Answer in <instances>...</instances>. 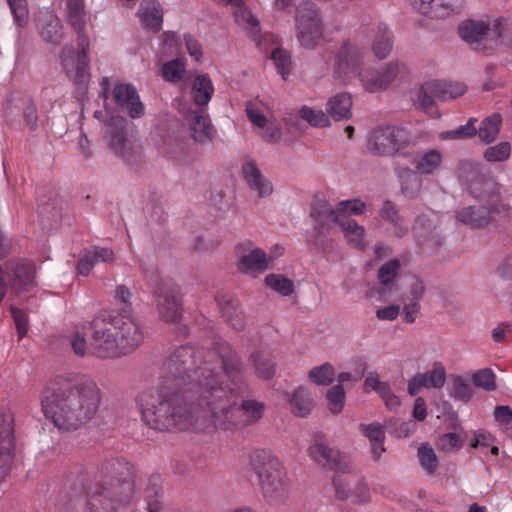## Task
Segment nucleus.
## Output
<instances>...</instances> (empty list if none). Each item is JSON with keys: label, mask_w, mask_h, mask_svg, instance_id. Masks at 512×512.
<instances>
[{"label": "nucleus", "mask_w": 512, "mask_h": 512, "mask_svg": "<svg viewBox=\"0 0 512 512\" xmlns=\"http://www.w3.org/2000/svg\"><path fill=\"white\" fill-rule=\"evenodd\" d=\"M271 59L283 79H286L290 74L291 58L289 53L284 49H275L272 52Z\"/></svg>", "instance_id": "nucleus-59"}, {"label": "nucleus", "mask_w": 512, "mask_h": 512, "mask_svg": "<svg viewBox=\"0 0 512 512\" xmlns=\"http://www.w3.org/2000/svg\"><path fill=\"white\" fill-rule=\"evenodd\" d=\"M297 38L305 48H313L322 38L319 12L312 3L299 6L296 19Z\"/></svg>", "instance_id": "nucleus-14"}, {"label": "nucleus", "mask_w": 512, "mask_h": 512, "mask_svg": "<svg viewBox=\"0 0 512 512\" xmlns=\"http://www.w3.org/2000/svg\"><path fill=\"white\" fill-rule=\"evenodd\" d=\"M472 381L476 387L482 388L486 391H493L496 389L495 374L489 368L476 371L472 375Z\"/></svg>", "instance_id": "nucleus-55"}, {"label": "nucleus", "mask_w": 512, "mask_h": 512, "mask_svg": "<svg viewBox=\"0 0 512 512\" xmlns=\"http://www.w3.org/2000/svg\"><path fill=\"white\" fill-rule=\"evenodd\" d=\"M333 222L340 226L343 235L349 245L357 249L365 248L366 232L363 226L359 225L354 219H344Z\"/></svg>", "instance_id": "nucleus-35"}, {"label": "nucleus", "mask_w": 512, "mask_h": 512, "mask_svg": "<svg viewBox=\"0 0 512 512\" xmlns=\"http://www.w3.org/2000/svg\"><path fill=\"white\" fill-rule=\"evenodd\" d=\"M327 406L331 413L339 414L342 412L345 404V392L342 385L337 384L326 393Z\"/></svg>", "instance_id": "nucleus-53"}, {"label": "nucleus", "mask_w": 512, "mask_h": 512, "mask_svg": "<svg viewBox=\"0 0 512 512\" xmlns=\"http://www.w3.org/2000/svg\"><path fill=\"white\" fill-rule=\"evenodd\" d=\"M499 208L483 206L481 208L464 207L457 211L456 218L459 222L472 228L487 226L491 220V213L499 212Z\"/></svg>", "instance_id": "nucleus-30"}, {"label": "nucleus", "mask_w": 512, "mask_h": 512, "mask_svg": "<svg viewBox=\"0 0 512 512\" xmlns=\"http://www.w3.org/2000/svg\"><path fill=\"white\" fill-rule=\"evenodd\" d=\"M137 15L141 26L152 32H158L163 24V9L158 0H142Z\"/></svg>", "instance_id": "nucleus-27"}, {"label": "nucleus", "mask_w": 512, "mask_h": 512, "mask_svg": "<svg viewBox=\"0 0 512 512\" xmlns=\"http://www.w3.org/2000/svg\"><path fill=\"white\" fill-rule=\"evenodd\" d=\"M241 174L248 188L259 198H268L273 194L272 181L262 173L255 161L249 160L243 163Z\"/></svg>", "instance_id": "nucleus-22"}, {"label": "nucleus", "mask_w": 512, "mask_h": 512, "mask_svg": "<svg viewBox=\"0 0 512 512\" xmlns=\"http://www.w3.org/2000/svg\"><path fill=\"white\" fill-rule=\"evenodd\" d=\"M255 372L259 378L270 379L275 373V364L269 358L255 354L253 356Z\"/></svg>", "instance_id": "nucleus-57"}, {"label": "nucleus", "mask_w": 512, "mask_h": 512, "mask_svg": "<svg viewBox=\"0 0 512 512\" xmlns=\"http://www.w3.org/2000/svg\"><path fill=\"white\" fill-rule=\"evenodd\" d=\"M511 151L510 143L502 141L487 147L483 153V158L487 162H505L510 158Z\"/></svg>", "instance_id": "nucleus-52"}, {"label": "nucleus", "mask_w": 512, "mask_h": 512, "mask_svg": "<svg viewBox=\"0 0 512 512\" xmlns=\"http://www.w3.org/2000/svg\"><path fill=\"white\" fill-rule=\"evenodd\" d=\"M448 393L453 399L463 402H468L473 395L470 385L459 376L452 379Z\"/></svg>", "instance_id": "nucleus-54"}, {"label": "nucleus", "mask_w": 512, "mask_h": 512, "mask_svg": "<svg viewBox=\"0 0 512 512\" xmlns=\"http://www.w3.org/2000/svg\"><path fill=\"white\" fill-rule=\"evenodd\" d=\"M11 314L14 319L19 339L23 338L28 331V318L25 312L11 306Z\"/></svg>", "instance_id": "nucleus-63"}, {"label": "nucleus", "mask_w": 512, "mask_h": 512, "mask_svg": "<svg viewBox=\"0 0 512 512\" xmlns=\"http://www.w3.org/2000/svg\"><path fill=\"white\" fill-rule=\"evenodd\" d=\"M14 447V418L10 410L0 411V482L8 474Z\"/></svg>", "instance_id": "nucleus-18"}, {"label": "nucleus", "mask_w": 512, "mask_h": 512, "mask_svg": "<svg viewBox=\"0 0 512 512\" xmlns=\"http://www.w3.org/2000/svg\"><path fill=\"white\" fill-rule=\"evenodd\" d=\"M459 178L467 187L471 196L486 203V206L498 208L499 188L494 180L479 172L478 166L463 163L459 169Z\"/></svg>", "instance_id": "nucleus-11"}, {"label": "nucleus", "mask_w": 512, "mask_h": 512, "mask_svg": "<svg viewBox=\"0 0 512 512\" xmlns=\"http://www.w3.org/2000/svg\"><path fill=\"white\" fill-rule=\"evenodd\" d=\"M308 378L315 385L327 386L335 378V369L332 364L326 362L311 368L308 372Z\"/></svg>", "instance_id": "nucleus-43"}, {"label": "nucleus", "mask_w": 512, "mask_h": 512, "mask_svg": "<svg viewBox=\"0 0 512 512\" xmlns=\"http://www.w3.org/2000/svg\"><path fill=\"white\" fill-rule=\"evenodd\" d=\"M366 210V204L360 199L340 201L332 208L326 201L319 200L313 204L310 216L313 219L314 230L318 234L328 231L329 221L349 219L350 215H361Z\"/></svg>", "instance_id": "nucleus-7"}, {"label": "nucleus", "mask_w": 512, "mask_h": 512, "mask_svg": "<svg viewBox=\"0 0 512 512\" xmlns=\"http://www.w3.org/2000/svg\"><path fill=\"white\" fill-rule=\"evenodd\" d=\"M115 261L114 252L107 247H92L82 253L80 256L77 270L78 273L87 276L95 265L99 263H113Z\"/></svg>", "instance_id": "nucleus-28"}, {"label": "nucleus", "mask_w": 512, "mask_h": 512, "mask_svg": "<svg viewBox=\"0 0 512 512\" xmlns=\"http://www.w3.org/2000/svg\"><path fill=\"white\" fill-rule=\"evenodd\" d=\"M205 364L195 368V382L190 388L202 411L199 432L233 433L257 422L264 405L255 400L240 401L242 366L231 346L218 342L216 350H208Z\"/></svg>", "instance_id": "nucleus-1"}, {"label": "nucleus", "mask_w": 512, "mask_h": 512, "mask_svg": "<svg viewBox=\"0 0 512 512\" xmlns=\"http://www.w3.org/2000/svg\"><path fill=\"white\" fill-rule=\"evenodd\" d=\"M36 27L39 35L49 45L58 46L64 37L63 25L57 14L49 8L37 12Z\"/></svg>", "instance_id": "nucleus-19"}, {"label": "nucleus", "mask_w": 512, "mask_h": 512, "mask_svg": "<svg viewBox=\"0 0 512 512\" xmlns=\"http://www.w3.org/2000/svg\"><path fill=\"white\" fill-rule=\"evenodd\" d=\"M186 73V65L182 59L165 62L161 67L162 78L169 83H178Z\"/></svg>", "instance_id": "nucleus-44"}, {"label": "nucleus", "mask_w": 512, "mask_h": 512, "mask_svg": "<svg viewBox=\"0 0 512 512\" xmlns=\"http://www.w3.org/2000/svg\"><path fill=\"white\" fill-rule=\"evenodd\" d=\"M207 353L205 348L182 346L170 355L165 365L176 391L150 390L142 393L138 400L142 419L149 427L160 431L200 433L197 424L202 419V411L199 409V414L194 415L190 408L179 402L178 393L187 395L197 405L196 394L190 388L195 382V368L207 366Z\"/></svg>", "instance_id": "nucleus-2"}, {"label": "nucleus", "mask_w": 512, "mask_h": 512, "mask_svg": "<svg viewBox=\"0 0 512 512\" xmlns=\"http://www.w3.org/2000/svg\"><path fill=\"white\" fill-rule=\"evenodd\" d=\"M266 285L282 296H290L294 292V282L282 274H269L265 278Z\"/></svg>", "instance_id": "nucleus-49"}, {"label": "nucleus", "mask_w": 512, "mask_h": 512, "mask_svg": "<svg viewBox=\"0 0 512 512\" xmlns=\"http://www.w3.org/2000/svg\"><path fill=\"white\" fill-rule=\"evenodd\" d=\"M466 89V85L462 82L432 79L420 85L414 92L413 99L418 106L429 111L433 117H438L439 113L433 107L434 101L462 96Z\"/></svg>", "instance_id": "nucleus-8"}, {"label": "nucleus", "mask_w": 512, "mask_h": 512, "mask_svg": "<svg viewBox=\"0 0 512 512\" xmlns=\"http://www.w3.org/2000/svg\"><path fill=\"white\" fill-rule=\"evenodd\" d=\"M18 26H25L28 21V8L26 0H7Z\"/></svg>", "instance_id": "nucleus-60"}, {"label": "nucleus", "mask_w": 512, "mask_h": 512, "mask_svg": "<svg viewBox=\"0 0 512 512\" xmlns=\"http://www.w3.org/2000/svg\"><path fill=\"white\" fill-rule=\"evenodd\" d=\"M237 249V267L242 273L256 277L269 268L272 258L263 249L253 247L249 241L239 244Z\"/></svg>", "instance_id": "nucleus-17"}, {"label": "nucleus", "mask_w": 512, "mask_h": 512, "mask_svg": "<svg viewBox=\"0 0 512 512\" xmlns=\"http://www.w3.org/2000/svg\"><path fill=\"white\" fill-rule=\"evenodd\" d=\"M235 6L234 18L237 24L243 26L247 29L251 37L255 42H258V33H259V21L252 14L250 9L243 5L242 1L237 4H233Z\"/></svg>", "instance_id": "nucleus-38"}, {"label": "nucleus", "mask_w": 512, "mask_h": 512, "mask_svg": "<svg viewBox=\"0 0 512 512\" xmlns=\"http://www.w3.org/2000/svg\"><path fill=\"white\" fill-rule=\"evenodd\" d=\"M366 49L358 39H349L340 47L334 67L333 76L343 84H352L359 80L363 88L370 92H380L388 87L383 83L381 69L375 70L365 66Z\"/></svg>", "instance_id": "nucleus-6"}, {"label": "nucleus", "mask_w": 512, "mask_h": 512, "mask_svg": "<svg viewBox=\"0 0 512 512\" xmlns=\"http://www.w3.org/2000/svg\"><path fill=\"white\" fill-rule=\"evenodd\" d=\"M404 129L396 126H384L373 129L368 136L367 149L371 154L389 156L406 146Z\"/></svg>", "instance_id": "nucleus-13"}, {"label": "nucleus", "mask_w": 512, "mask_h": 512, "mask_svg": "<svg viewBox=\"0 0 512 512\" xmlns=\"http://www.w3.org/2000/svg\"><path fill=\"white\" fill-rule=\"evenodd\" d=\"M417 457L422 469L433 474L438 468V457L434 449L429 444H421L417 450Z\"/></svg>", "instance_id": "nucleus-48"}, {"label": "nucleus", "mask_w": 512, "mask_h": 512, "mask_svg": "<svg viewBox=\"0 0 512 512\" xmlns=\"http://www.w3.org/2000/svg\"><path fill=\"white\" fill-rule=\"evenodd\" d=\"M361 431L370 440V442H384L385 432L379 423L361 424Z\"/></svg>", "instance_id": "nucleus-61"}, {"label": "nucleus", "mask_w": 512, "mask_h": 512, "mask_svg": "<svg viewBox=\"0 0 512 512\" xmlns=\"http://www.w3.org/2000/svg\"><path fill=\"white\" fill-rule=\"evenodd\" d=\"M66 17L72 26L81 29L86 18L84 0H67Z\"/></svg>", "instance_id": "nucleus-47"}, {"label": "nucleus", "mask_w": 512, "mask_h": 512, "mask_svg": "<svg viewBox=\"0 0 512 512\" xmlns=\"http://www.w3.org/2000/svg\"><path fill=\"white\" fill-rule=\"evenodd\" d=\"M443 153L438 149H429L412 160L414 170L403 168L398 171L402 191L412 195L420 189V175H431L438 171L443 162Z\"/></svg>", "instance_id": "nucleus-9"}, {"label": "nucleus", "mask_w": 512, "mask_h": 512, "mask_svg": "<svg viewBox=\"0 0 512 512\" xmlns=\"http://www.w3.org/2000/svg\"><path fill=\"white\" fill-rule=\"evenodd\" d=\"M246 113L248 119L253 123V125L257 126L260 129L264 128L267 122L270 120L262 113V111L254 103H248L246 105Z\"/></svg>", "instance_id": "nucleus-62"}, {"label": "nucleus", "mask_w": 512, "mask_h": 512, "mask_svg": "<svg viewBox=\"0 0 512 512\" xmlns=\"http://www.w3.org/2000/svg\"><path fill=\"white\" fill-rule=\"evenodd\" d=\"M60 66L65 75L75 84H81L89 76V39L84 33L78 35L77 50L65 46L59 54Z\"/></svg>", "instance_id": "nucleus-10"}, {"label": "nucleus", "mask_w": 512, "mask_h": 512, "mask_svg": "<svg viewBox=\"0 0 512 512\" xmlns=\"http://www.w3.org/2000/svg\"><path fill=\"white\" fill-rule=\"evenodd\" d=\"M299 116L311 126L314 127H327L330 125L329 116L320 109H314L309 106H302L299 109Z\"/></svg>", "instance_id": "nucleus-51"}, {"label": "nucleus", "mask_w": 512, "mask_h": 512, "mask_svg": "<svg viewBox=\"0 0 512 512\" xmlns=\"http://www.w3.org/2000/svg\"><path fill=\"white\" fill-rule=\"evenodd\" d=\"M400 269V261L392 259L380 266L378 270V279L381 284H391L398 275Z\"/></svg>", "instance_id": "nucleus-56"}, {"label": "nucleus", "mask_w": 512, "mask_h": 512, "mask_svg": "<svg viewBox=\"0 0 512 512\" xmlns=\"http://www.w3.org/2000/svg\"><path fill=\"white\" fill-rule=\"evenodd\" d=\"M462 446L463 441L461 437L455 432L441 435L437 442L438 449L443 452L457 451L460 450Z\"/></svg>", "instance_id": "nucleus-58"}, {"label": "nucleus", "mask_w": 512, "mask_h": 512, "mask_svg": "<svg viewBox=\"0 0 512 512\" xmlns=\"http://www.w3.org/2000/svg\"><path fill=\"white\" fill-rule=\"evenodd\" d=\"M477 120L475 118H470L466 124L461 125L455 129L443 131L439 134L440 140H455V139H468L473 137L477 129L475 127V123Z\"/></svg>", "instance_id": "nucleus-50"}, {"label": "nucleus", "mask_w": 512, "mask_h": 512, "mask_svg": "<svg viewBox=\"0 0 512 512\" xmlns=\"http://www.w3.org/2000/svg\"><path fill=\"white\" fill-rule=\"evenodd\" d=\"M156 302L159 315L164 321L174 323L181 317V301L174 290L159 294Z\"/></svg>", "instance_id": "nucleus-31"}, {"label": "nucleus", "mask_w": 512, "mask_h": 512, "mask_svg": "<svg viewBox=\"0 0 512 512\" xmlns=\"http://www.w3.org/2000/svg\"><path fill=\"white\" fill-rule=\"evenodd\" d=\"M394 37L389 27L383 23L372 30L371 51L378 60L386 59L392 52Z\"/></svg>", "instance_id": "nucleus-29"}, {"label": "nucleus", "mask_w": 512, "mask_h": 512, "mask_svg": "<svg viewBox=\"0 0 512 512\" xmlns=\"http://www.w3.org/2000/svg\"><path fill=\"white\" fill-rule=\"evenodd\" d=\"M464 0H412V7L430 18H442L459 11Z\"/></svg>", "instance_id": "nucleus-24"}, {"label": "nucleus", "mask_w": 512, "mask_h": 512, "mask_svg": "<svg viewBox=\"0 0 512 512\" xmlns=\"http://www.w3.org/2000/svg\"><path fill=\"white\" fill-rule=\"evenodd\" d=\"M281 397L290 412L297 417H307L314 407L311 391L303 385L291 392H283Z\"/></svg>", "instance_id": "nucleus-25"}, {"label": "nucleus", "mask_w": 512, "mask_h": 512, "mask_svg": "<svg viewBox=\"0 0 512 512\" xmlns=\"http://www.w3.org/2000/svg\"><path fill=\"white\" fill-rule=\"evenodd\" d=\"M307 454L313 461L323 466L345 471L340 465L341 453L330 447L321 437L314 438L307 449Z\"/></svg>", "instance_id": "nucleus-26"}, {"label": "nucleus", "mask_w": 512, "mask_h": 512, "mask_svg": "<svg viewBox=\"0 0 512 512\" xmlns=\"http://www.w3.org/2000/svg\"><path fill=\"white\" fill-rule=\"evenodd\" d=\"M93 333V322L76 326L70 339L74 353L80 357L91 355V343L88 344L86 337Z\"/></svg>", "instance_id": "nucleus-37"}, {"label": "nucleus", "mask_w": 512, "mask_h": 512, "mask_svg": "<svg viewBox=\"0 0 512 512\" xmlns=\"http://www.w3.org/2000/svg\"><path fill=\"white\" fill-rule=\"evenodd\" d=\"M221 314L233 329L241 331L245 327L244 314L236 300L230 299L223 304L221 306Z\"/></svg>", "instance_id": "nucleus-39"}, {"label": "nucleus", "mask_w": 512, "mask_h": 512, "mask_svg": "<svg viewBox=\"0 0 512 512\" xmlns=\"http://www.w3.org/2000/svg\"><path fill=\"white\" fill-rule=\"evenodd\" d=\"M334 486L339 498H350L355 504H365L371 500L370 490L367 483L363 480L358 481L350 493H346L344 490H341L337 480H334Z\"/></svg>", "instance_id": "nucleus-41"}, {"label": "nucleus", "mask_w": 512, "mask_h": 512, "mask_svg": "<svg viewBox=\"0 0 512 512\" xmlns=\"http://www.w3.org/2000/svg\"><path fill=\"white\" fill-rule=\"evenodd\" d=\"M494 35L497 38V47L505 46L512 49V19H494Z\"/></svg>", "instance_id": "nucleus-45"}, {"label": "nucleus", "mask_w": 512, "mask_h": 512, "mask_svg": "<svg viewBox=\"0 0 512 512\" xmlns=\"http://www.w3.org/2000/svg\"><path fill=\"white\" fill-rule=\"evenodd\" d=\"M116 104L133 118H141L145 114V106L141 102L136 88L131 84H116L113 88Z\"/></svg>", "instance_id": "nucleus-21"}, {"label": "nucleus", "mask_w": 512, "mask_h": 512, "mask_svg": "<svg viewBox=\"0 0 512 512\" xmlns=\"http://www.w3.org/2000/svg\"><path fill=\"white\" fill-rule=\"evenodd\" d=\"M132 465L119 458L105 460L86 490L81 512H115L122 502V490H131Z\"/></svg>", "instance_id": "nucleus-4"}, {"label": "nucleus", "mask_w": 512, "mask_h": 512, "mask_svg": "<svg viewBox=\"0 0 512 512\" xmlns=\"http://www.w3.org/2000/svg\"><path fill=\"white\" fill-rule=\"evenodd\" d=\"M112 326L127 353L138 347L144 340L143 329L138 320L130 313L109 315Z\"/></svg>", "instance_id": "nucleus-16"}, {"label": "nucleus", "mask_w": 512, "mask_h": 512, "mask_svg": "<svg viewBox=\"0 0 512 512\" xmlns=\"http://www.w3.org/2000/svg\"><path fill=\"white\" fill-rule=\"evenodd\" d=\"M127 354L109 322L95 320L91 336V355L99 358H116Z\"/></svg>", "instance_id": "nucleus-12"}, {"label": "nucleus", "mask_w": 512, "mask_h": 512, "mask_svg": "<svg viewBox=\"0 0 512 512\" xmlns=\"http://www.w3.org/2000/svg\"><path fill=\"white\" fill-rule=\"evenodd\" d=\"M460 38L474 50H491L497 47L494 35V20H467L459 27Z\"/></svg>", "instance_id": "nucleus-15"}, {"label": "nucleus", "mask_w": 512, "mask_h": 512, "mask_svg": "<svg viewBox=\"0 0 512 512\" xmlns=\"http://www.w3.org/2000/svg\"><path fill=\"white\" fill-rule=\"evenodd\" d=\"M380 215L382 219L391 224V231L395 236L401 237L406 233L407 228L403 225L402 218L391 201H386L384 203L380 211Z\"/></svg>", "instance_id": "nucleus-42"}, {"label": "nucleus", "mask_w": 512, "mask_h": 512, "mask_svg": "<svg viewBox=\"0 0 512 512\" xmlns=\"http://www.w3.org/2000/svg\"><path fill=\"white\" fill-rule=\"evenodd\" d=\"M189 129L192 138L198 143L204 144L212 139V126L210 120L202 111L191 113Z\"/></svg>", "instance_id": "nucleus-34"}, {"label": "nucleus", "mask_w": 512, "mask_h": 512, "mask_svg": "<svg viewBox=\"0 0 512 512\" xmlns=\"http://www.w3.org/2000/svg\"><path fill=\"white\" fill-rule=\"evenodd\" d=\"M249 466L265 502L271 506L284 504L290 496L291 482L283 461L270 449H255L249 454Z\"/></svg>", "instance_id": "nucleus-5"}, {"label": "nucleus", "mask_w": 512, "mask_h": 512, "mask_svg": "<svg viewBox=\"0 0 512 512\" xmlns=\"http://www.w3.org/2000/svg\"><path fill=\"white\" fill-rule=\"evenodd\" d=\"M101 393L90 379L72 383L68 377L47 385L41 393V409L56 427L77 430L93 419L98 411Z\"/></svg>", "instance_id": "nucleus-3"}, {"label": "nucleus", "mask_w": 512, "mask_h": 512, "mask_svg": "<svg viewBox=\"0 0 512 512\" xmlns=\"http://www.w3.org/2000/svg\"><path fill=\"white\" fill-rule=\"evenodd\" d=\"M109 143L113 153L127 161L132 150V144L126 137L127 120L121 116L111 117L107 122Z\"/></svg>", "instance_id": "nucleus-20"}, {"label": "nucleus", "mask_w": 512, "mask_h": 512, "mask_svg": "<svg viewBox=\"0 0 512 512\" xmlns=\"http://www.w3.org/2000/svg\"><path fill=\"white\" fill-rule=\"evenodd\" d=\"M446 381V370L442 363H434L431 370L414 375L407 385L410 395H416L423 388H441Z\"/></svg>", "instance_id": "nucleus-23"}, {"label": "nucleus", "mask_w": 512, "mask_h": 512, "mask_svg": "<svg viewBox=\"0 0 512 512\" xmlns=\"http://www.w3.org/2000/svg\"><path fill=\"white\" fill-rule=\"evenodd\" d=\"M352 98L349 93L342 92L331 97L327 104V113L336 121L347 119L351 116Z\"/></svg>", "instance_id": "nucleus-36"}, {"label": "nucleus", "mask_w": 512, "mask_h": 512, "mask_svg": "<svg viewBox=\"0 0 512 512\" xmlns=\"http://www.w3.org/2000/svg\"><path fill=\"white\" fill-rule=\"evenodd\" d=\"M13 285L16 290H27L36 284V268L33 261L22 260L14 267Z\"/></svg>", "instance_id": "nucleus-33"}, {"label": "nucleus", "mask_w": 512, "mask_h": 512, "mask_svg": "<svg viewBox=\"0 0 512 512\" xmlns=\"http://www.w3.org/2000/svg\"><path fill=\"white\" fill-rule=\"evenodd\" d=\"M214 94V85L207 74H197L190 84V95L196 106H207Z\"/></svg>", "instance_id": "nucleus-32"}, {"label": "nucleus", "mask_w": 512, "mask_h": 512, "mask_svg": "<svg viewBox=\"0 0 512 512\" xmlns=\"http://www.w3.org/2000/svg\"><path fill=\"white\" fill-rule=\"evenodd\" d=\"M493 415L498 424L506 430L508 429V426L512 423V409L509 406H496Z\"/></svg>", "instance_id": "nucleus-64"}, {"label": "nucleus", "mask_w": 512, "mask_h": 512, "mask_svg": "<svg viewBox=\"0 0 512 512\" xmlns=\"http://www.w3.org/2000/svg\"><path fill=\"white\" fill-rule=\"evenodd\" d=\"M384 84L389 87L394 81L405 77L407 74V65L399 60H392L384 64L381 68Z\"/></svg>", "instance_id": "nucleus-46"}, {"label": "nucleus", "mask_w": 512, "mask_h": 512, "mask_svg": "<svg viewBox=\"0 0 512 512\" xmlns=\"http://www.w3.org/2000/svg\"><path fill=\"white\" fill-rule=\"evenodd\" d=\"M501 123L502 117L498 113L485 118L477 130L479 139L487 144L493 142L500 132Z\"/></svg>", "instance_id": "nucleus-40"}]
</instances>
